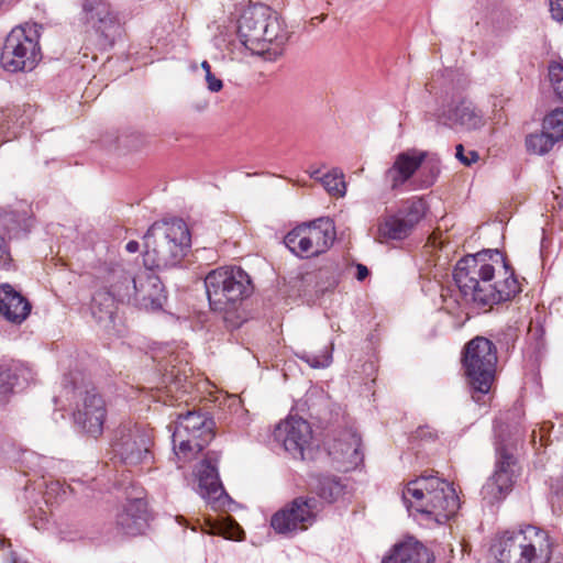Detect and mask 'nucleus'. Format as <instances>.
Listing matches in <instances>:
<instances>
[{
  "label": "nucleus",
  "instance_id": "nucleus-39",
  "mask_svg": "<svg viewBox=\"0 0 563 563\" xmlns=\"http://www.w3.org/2000/svg\"><path fill=\"white\" fill-rule=\"evenodd\" d=\"M206 81L208 84V89L212 92H218L223 87L222 80L217 78L212 73L206 75Z\"/></svg>",
  "mask_w": 563,
  "mask_h": 563
},
{
  "label": "nucleus",
  "instance_id": "nucleus-27",
  "mask_svg": "<svg viewBox=\"0 0 563 563\" xmlns=\"http://www.w3.org/2000/svg\"><path fill=\"white\" fill-rule=\"evenodd\" d=\"M31 371L19 361H7L0 364V394L7 395L20 383L27 382Z\"/></svg>",
  "mask_w": 563,
  "mask_h": 563
},
{
  "label": "nucleus",
  "instance_id": "nucleus-35",
  "mask_svg": "<svg viewBox=\"0 0 563 563\" xmlns=\"http://www.w3.org/2000/svg\"><path fill=\"white\" fill-rule=\"evenodd\" d=\"M549 79L559 101L563 103V64L551 62L549 64Z\"/></svg>",
  "mask_w": 563,
  "mask_h": 563
},
{
  "label": "nucleus",
  "instance_id": "nucleus-17",
  "mask_svg": "<svg viewBox=\"0 0 563 563\" xmlns=\"http://www.w3.org/2000/svg\"><path fill=\"white\" fill-rule=\"evenodd\" d=\"M218 462L219 455L208 452L198 466V494L214 510L224 508L231 501L220 481Z\"/></svg>",
  "mask_w": 563,
  "mask_h": 563
},
{
  "label": "nucleus",
  "instance_id": "nucleus-11",
  "mask_svg": "<svg viewBox=\"0 0 563 563\" xmlns=\"http://www.w3.org/2000/svg\"><path fill=\"white\" fill-rule=\"evenodd\" d=\"M153 430L142 423L123 422L114 434L112 450L126 466L148 465L154 455Z\"/></svg>",
  "mask_w": 563,
  "mask_h": 563
},
{
  "label": "nucleus",
  "instance_id": "nucleus-41",
  "mask_svg": "<svg viewBox=\"0 0 563 563\" xmlns=\"http://www.w3.org/2000/svg\"><path fill=\"white\" fill-rule=\"evenodd\" d=\"M355 268H356L355 278L358 282H363L369 275V269L361 263H357Z\"/></svg>",
  "mask_w": 563,
  "mask_h": 563
},
{
  "label": "nucleus",
  "instance_id": "nucleus-18",
  "mask_svg": "<svg viewBox=\"0 0 563 563\" xmlns=\"http://www.w3.org/2000/svg\"><path fill=\"white\" fill-rule=\"evenodd\" d=\"M312 438L308 421L300 417L289 416L279 422L274 430V439L295 459H303V451Z\"/></svg>",
  "mask_w": 563,
  "mask_h": 563
},
{
  "label": "nucleus",
  "instance_id": "nucleus-16",
  "mask_svg": "<svg viewBox=\"0 0 563 563\" xmlns=\"http://www.w3.org/2000/svg\"><path fill=\"white\" fill-rule=\"evenodd\" d=\"M79 20L109 44L121 34L120 19L106 0H84Z\"/></svg>",
  "mask_w": 563,
  "mask_h": 563
},
{
  "label": "nucleus",
  "instance_id": "nucleus-34",
  "mask_svg": "<svg viewBox=\"0 0 563 563\" xmlns=\"http://www.w3.org/2000/svg\"><path fill=\"white\" fill-rule=\"evenodd\" d=\"M543 129L551 132L559 142L563 140V108H558L543 119Z\"/></svg>",
  "mask_w": 563,
  "mask_h": 563
},
{
  "label": "nucleus",
  "instance_id": "nucleus-36",
  "mask_svg": "<svg viewBox=\"0 0 563 563\" xmlns=\"http://www.w3.org/2000/svg\"><path fill=\"white\" fill-rule=\"evenodd\" d=\"M455 157L465 166H471L473 163L477 162L479 155L476 151H468L465 154L464 146L462 144H457L455 147Z\"/></svg>",
  "mask_w": 563,
  "mask_h": 563
},
{
  "label": "nucleus",
  "instance_id": "nucleus-21",
  "mask_svg": "<svg viewBox=\"0 0 563 563\" xmlns=\"http://www.w3.org/2000/svg\"><path fill=\"white\" fill-rule=\"evenodd\" d=\"M362 440L353 429H343L329 443V454L339 463L356 466L363 461Z\"/></svg>",
  "mask_w": 563,
  "mask_h": 563
},
{
  "label": "nucleus",
  "instance_id": "nucleus-10",
  "mask_svg": "<svg viewBox=\"0 0 563 563\" xmlns=\"http://www.w3.org/2000/svg\"><path fill=\"white\" fill-rule=\"evenodd\" d=\"M42 25L25 23L15 26L7 35L0 56L4 70L10 73L31 71L42 58L40 46Z\"/></svg>",
  "mask_w": 563,
  "mask_h": 563
},
{
  "label": "nucleus",
  "instance_id": "nucleus-45",
  "mask_svg": "<svg viewBox=\"0 0 563 563\" xmlns=\"http://www.w3.org/2000/svg\"><path fill=\"white\" fill-rule=\"evenodd\" d=\"M9 1H10V0H0V9H1L3 5L8 4V3H9Z\"/></svg>",
  "mask_w": 563,
  "mask_h": 563
},
{
  "label": "nucleus",
  "instance_id": "nucleus-38",
  "mask_svg": "<svg viewBox=\"0 0 563 563\" xmlns=\"http://www.w3.org/2000/svg\"><path fill=\"white\" fill-rule=\"evenodd\" d=\"M550 12L556 21H563V0H550Z\"/></svg>",
  "mask_w": 563,
  "mask_h": 563
},
{
  "label": "nucleus",
  "instance_id": "nucleus-13",
  "mask_svg": "<svg viewBox=\"0 0 563 563\" xmlns=\"http://www.w3.org/2000/svg\"><path fill=\"white\" fill-rule=\"evenodd\" d=\"M214 421L208 412L189 410L177 418L172 435L174 449L180 452L202 451L214 437Z\"/></svg>",
  "mask_w": 563,
  "mask_h": 563
},
{
  "label": "nucleus",
  "instance_id": "nucleus-6",
  "mask_svg": "<svg viewBox=\"0 0 563 563\" xmlns=\"http://www.w3.org/2000/svg\"><path fill=\"white\" fill-rule=\"evenodd\" d=\"M205 287L210 309L230 327L242 324V305L253 292L250 275L238 266H222L209 272Z\"/></svg>",
  "mask_w": 563,
  "mask_h": 563
},
{
  "label": "nucleus",
  "instance_id": "nucleus-32",
  "mask_svg": "<svg viewBox=\"0 0 563 563\" xmlns=\"http://www.w3.org/2000/svg\"><path fill=\"white\" fill-rule=\"evenodd\" d=\"M332 351L333 343H330L328 346H324L320 353L302 350L297 352L296 356L312 368H325L329 367L333 361Z\"/></svg>",
  "mask_w": 563,
  "mask_h": 563
},
{
  "label": "nucleus",
  "instance_id": "nucleus-46",
  "mask_svg": "<svg viewBox=\"0 0 563 563\" xmlns=\"http://www.w3.org/2000/svg\"><path fill=\"white\" fill-rule=\"evenodd\" d=\"M48 496H49V492H46V503L49 501V497Z\"/></svg>",
  "mask_w": 563,
  "mask_h": 563
},
{
  "label": "nucleus",
  "instance_id": "nucleus-26",
  "mask_svg": "<svg viewBox=\"0 0 563 563\" xmlns=\"http://www.w3.org/2000/svg\"><path fill=\"white\" fill-rule=\"evenodd\" d=\"M318 222L319 224L313 222L311 225H306L311 256L324 253L333 244L335 238L334 228L331 222H323L322 220Z\"/></svg>",
  "mask_w": 563,
  "mask_h": 563
},
{
  "label": "nucleus",
  "instance_id": "nucleus-2",
  "mask_svg": "<svg viewBox=\"0 0 563 563\" xmlns=\"http://www.w3.org/2000/svg\"><path fill=\"white\" fill-rule=\"evenodd\" d=\"M461 300L477 308L512 300L522 291L515 269L497 249L461 258L453 271Z\"/></svg>",
  "mask_w": 563,
  "mask_h": 563
},
{
  "label": "nucleus",
  "instance_id": "nucleus-47",
  "mask_svg": "<svg viewBox=\"0 0 563 563\" xmlns=\"http://www.w3.org/2000/svg\"><path fill=\"white\" fill-rule=\"evenodd\" d=\"M3 542H4V540H3V538L0 536V547H2V545H3Z\"/></svg>",
  "mask_w": 563,
  "mask_h": 563
},
{
  "label": "nucleus",
  "instance_id": "nucleus-3",
  "mask_svg": "<svg viewBox=\"0 0 563 563\" xmlns=\"http://www.w3.org/2000/svg\"><path fill=\"white\" fill-rule=\"evenodd\" d=\"M289 40L285 21L272 8L256 3L241 13L236 25V38L229 41L227 48L233 56L245 51L276 59L283 54Z\"/></svg>",
  "mask_w": 563,
  "mask_h": 563
},
{
  "label": "nucleus",
  "instance_id": "nucleus-12",
  "mask_svg": "<svg viewBox=\"0 0 563 563\" xmlns=\"http://www.w3.org/2000/svg\"><path fill=\"white\" fill-rule=\"evenodd\" d=\"M427 210L428 205L422 197L413 196L402 200L395 212L378 221L376 240L384 243L407 239L424 218Z\"/></svg>",
  "mask_w": 563,
  "mask_h": 563
},
{
  "label": "nucleus",
  "instance_id": "nucleus-5",
  "mask_svg": "<svg viewBox=\"0 0 563 563\" xmlns=\"http://www.w3.org/2000/svg\"><path fill=\"white\" fill-rule=\"evenodd\" d=\"M53 401L60 410L69 408L75 423L82 431L97 438L102 433L107 415L106 402L95 385L79 372L64 375L62 389Z\"/></svg>",
  "mask_w": 563,
  "mask_h": 563
},
{
  "label": "nucleus",
  "instance_id": "nucleus-4",
  "mask_svg": "<svg viewBox=\"0 0 563 563\" xmlns=\"http://www.w3.org/2000/svg\"><path fill=\"white\" fill-rule=\"evenodd\" d=\"M401 498L409 515L423 525H443L460 508L453 485L433 474L423 473L408 482Z\"/></svg>",
  "mask_w": 563,
  "mask_h": 563
},
{
  "label": "nucleus",
  "instance_id": "nucleus-40",
  "mask_svg": "<svg viewBox=\"0 0 563 563\" xmlns=\"http://www.w3.org/2000/svg\"><path fill=\"white\" fill-rule=\"evenodd\" d=\"M550 490L553 496L556 497L558 501L563 499V478H556L552 481Z\"/></svg>",
  "mask_w": 563,
  "mask_h": 563
},
{
  "label": "nucleus",
  "instance_id": "nucleus-37",
  "mask_svg": "<svg viewBox=\"0 0 563 563\" xmlns=\"http://www.w3.org/2000/svg\"><path fill=\"white\" fill-rule=\"evenodd\" d=\"M12 265V256L5 239L0 235V268L9 269Z\"/></svg>",
  "mask_w": 563,
  "mask_h": 563
},
{
  "label": "nucleus",
  "instance_id": "nucleus-29",
  "mask_svg": "<svg viewBox=\"0 0 563 563\" xmlns=\"http://www.w3.org/2000/svg\"><path fill=\"white\" fill-rule=\"evenodd\" d=\"M286 247L295 255L308 258L311 257V249L309 246L308 233L306 225H300L292 229L284 238Z\"/></svg>",
  "mask_w": 563,
  "mask_h": 563
},
{
  "label": "nucleus",
  "instance_id": "nucleus-28",
  "mask_svg": "<svg viewBox=\"0 0 563 563\" xmlns=\"http://www.w3.org/2000/svg\"><path fill=\"white\" fill-rule=\"evenodd\" d=\"M316 494L327 503L336 501L345 490L341 478L332 475H318L313 484Z\"/></svg>",
  "mask_w": 563,
  "mask_h": 563
},
{
  "label": "nucleus",
  "instance_id": "nucleus-44",
  "mask_svg": "<svg viewBox=\"0 0 563 563\" xmlns=\"http://www.w3.org/2000/svg\"><path fill=\"white\" fill-rule=\"evenodd\" d=\"M320 175V170H316L311 174V177H313L314 179H320L322 176H319Z\"/></svg>",
  "mask_w": 563,
  "mask_h": 563
},
{
  "label": "nucleus",
  "instance_id": "nucleus-1",
  "mask_svg": "<svg viewBox=\"0 0 563 563\" xmlns=\"http://www.w3.org/2000/svg\"><path fill=\"white\" fill-rule=\"evenodd\" d=\"M146 247L144 267L134 271L128 263H114V294L120 302L146 311H159L167 301V294L153 267L176 266L191 246V235L183 219L154 222L144 234Z\"/></svg>",
  "mask_w": 563,
  "mask_h": 563
},
{
  "label": "nucleus",
  "instance_id": "nucleus-14",
  "mask_svg": "<svg viewBox=\"0 0 563 563\" xmlns=\"http://www.w3.org/2000/svg\"><path fill=\"white\" fill-rule=\"evenodd\" d=\"M317 504L313 497H296L272 516L271 527L278 534L294 537L313 525Z\"/></svg>",
  "mask_w": 563,
  "mask_h": 563
},
{
  "label": "nucleus",
  "instance_id": "nucleus-42",
  "mask_svg": "<svg viewBox=\"0 0 563 563\" xmlns=\"http://www.w3.org/2000/svg\"><path fill=\"white\" fill-rule=\"evenodd\" d=\"M140 249V244L139 242L136 241H129L125 245V250L129 252V253H136Z\"/></svg>",
  "mask_w": 563,
  "mask_h": 563
},
{
  "label": "nucleus",
  "instance_id": "nucleus-24",
  "mask_svg": "<svg viewBox=\"0 0 563 563\" xmlns=\"http://www.w3.org/2000/svg\"><path fill=\"white\" fill-rule=\"evenodd\" d=\"M162 372V383L165 386H175V388L187 389L188 378L192 374V368L188 362L184 363L179 354L169 353L167 358L158 362Z\"/></svg>",
  "mask_w": 563,
  "mask_h": 563
},
{
  "label": "nucleus",
  "instance_id": "nucleus-43",
  "mask_svg": "<svg viewBox=\"0 0 563 563\" xmlns=\"http://www.w3.org/2000/svg\"><path fill=\"white\" fill-rule=\"evenodd\" d=\"M201 67L206 71V75L207 74H211V66H210V64L207 60L202 62Z\"/></svg>",
  "mask_w": 563,
  "mask_h": 563
},
{
  "label": "nucleus",
  "instance_id": "nucleus-30",
  "mask_svg": "<svg viewBox=\"0 0 563 563\" xmlns=\"http://www.w3.org/2000/svg\"><path fill=\"white\" fill-rule=\"evenodd\" d=\"M556 142L552 133L542 128L540 132L526 136V148L529 153L544 155L552 150Z\"/></svg>",
  "mask_w": 563,
  "mask_h": 563
},
{
  "label": "nucleus",
  "instance_id": "nucleus-33",
  "mask_svg": "<svg viewBox=\"0 0 563 563\" xmlns=\"http://www.w3.org/2000/svg\"><path fill=\"white\" fill-rule=\"evenodd\" d=\"M320 180L329 194L338 196L345 195V183L343 179V174L339 173L336 169L327 173L320 178Z\"/></svg>",
  "mask_w": 563,
  "mask_h": 563
},
{
  "label": "nucleus",
  "instance_id": "nucleus-7",
  "mask_svg": "<svg viewBox=\"0 0 563 563\" xmlns=\"http://www.w3.org/2000/svg\"><path fill=\"white\" fill-rule=\"evenodd\" d=\"M499 563H549L552 555L547 531L528 525L514 531H505L492 545Z\"/></svg>",
  "mask_w": 563,
  "mask_h": 563
},
{
  "label": "nucleus",
  "instance_id": "nucleus-22",
  "mask_svg": "<svg viewBox=\"0 0 563 563\" xmlns=\"http://www.w3.org/2000/svg\"><path fill=\"white\" fill-rule=\"evenodd\" d=\"M101 272L103 274V278L108 285V290L97 291L91 299V314L96 319L97 322H103L107 320H112L115 309V301H119V297L114 294L113 284L115 279L114 276V263L106 264Z\"/></svg>",
  "mask_w": 563,
  "mask_h": 563
},
{
  "label": "nucleus",
  "instance_id": "nucleus-25",
  "mask_svg": "<svg viewBox=\"0 0 563 563\" xmlns=\"http://www.w3.org/2000/svg\"><path fill=\"white\" fill-rule=\"evenodd\" d=\"M430 551L418 541H406L396 544L382 563H433Z\"/></svg>",
  "mask_w": 563,
  "mask_h": 563
},
{
  "label": "nucleus",
  "instance_id": "nucleus-15",
  "mask_svg": "<svg viewBox=\"0 0 563 563\" xmlns=\"http://www.w3.org/2000/svg\"><path fill=\"white\" fill-rule=\"evenodd\" d=\"M516 459L503 445L496 448V463L493 475L482 487L483 499L493 505L506 498L516 481Z\"/></svg>",
  "mask_w": 563,
  "mask_h": 563
},
{
  "label": "nucleus",
  "instance_id": "nucleus-20",
  "mask_svg": "<svg viewBox=\"0 0 563 563\" xmlns=\"http://www.w3.org/2000/svg\"><path fill=\"white\" fill-rule=\"evenodd\" d=\"M148 520L147 503L141 497L128 499L117 514V525L128 536L143 533L148 526Z\"/></svg>",
  "mask_w": 563,
  "mask_h": 563
},
{
  "label": "nucleus",
  "instance_id": "nucleus-8",
  "mask_svg": "<svg viewBox=\"0 0 563 563\" xmlns=\"http://www.w3.org/2000/svg\"><path fill=\"white\" fill-rule=\"evenodd\" d=\"M462 362L472 399L484 404V397L489 393L495 378L496 346L490 340L476 336L466 344Z\"/></svg>",
  "mask_w": 563,
  "mask_h": 563
},
{
  "label": "nucleus",
  "instance_id": "nucleus-9",
  "mask_svg": "<svg viewBox=\"0 0 563 563\" xmlns=\"http://www.w3.org/2000/svg\"><path fill=\"white\" fill-rule=\"evenodd\" d=\"M426 152L408 150L396 155L393 165L385 172V180L394 191L408 184L410 190L433 186L440 175L438 162H427Z\"/></svg>",
  "mask_w": 563,
  "mask_h": 563
},
{
  "label": "nucleus",
  "instance_id": "nucleus-31",
  "mask_svg": "<svg viewBox=\"0 0 563 563\" xmlns=\"http://www.w3.org/2000/svg\"><path fill=\"white\" fill-rule=\"evenodd\" d=\"M0 223L3 229L9 233L16 235L20 231L29 232L32 227V219L26 217V213H19L15 211L5 212L0 218Z\"/></svg>",
  "mask_w": 563,
  "mask_h": 563
},
{
  "label": "nucleus",
  "instance_id": "nucleus-19",
  "mask_svg": "<svg viewBox=\"0 0 563 563\" xmlns=\"http://www.w3.org/2000/svg\"><path fill=\"white\" fill-rule=\"evenodd\" d=\"M437 118L439 123L449 128L460 125L465 130H477L485 124L483 112L466 99L441 110Z\"/></svg>",
  "mask_w": 563,
  "mask_h": 563
},
{
  "label": "nucleus",
  "instance_id": "nucleus-23",
  "mask_svg": "<svg viewBox=\"0 0 563 563\" xmlns=\"http://www.w3.org/2000/svg\"><path fill=\"white\" fill-rule=\"evenodd\" d=\"M31 312L29 300L11 285L0 286V314L9 322L21 324Z\"/></svg>",
  "mask_w": 563,
  "mask_h": 563
}]
</instances>
